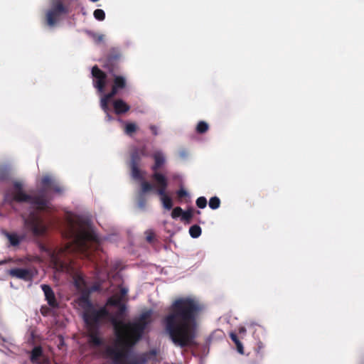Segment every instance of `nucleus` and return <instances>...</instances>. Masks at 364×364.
Masks as SVG:
<instances>
[{"label": "nucleus", "instance_id": "1", "mask_svg": "<svg viewBox=\"0 0 364 364\" xmlns=\"http://www.w3.org/2000/svg\"><path fill=\"white\" fill-rule=\"evenodd\" d=\"M203 309V304L190 296L178 298L171 303L161 323L176 346L184 348L193 344L198 318Z\"/></svg>", "mask_w": 364, "mask_h": 364}, {"label": "nucleus", "instance_id": "2", "mask_svg": "<svg viewBox=\"0 0 364 364\" xmlns=\"http://www.w3.org/2000/svg\"><path fill=\"white\" fill-rule=\"evenodd\" d=\"M153 311H143L133 322L124 323L116 318H112L117 339L113 346H106L104 355L119 363L127 356V353L141 340L147 326L151 321Z\"/></svg>", "mask_w": 364, "mask_h": 364}, {"label": "nucleus", "instance_id": "3", "mask_svg": "<svg viewBox=\"0 0 364 364\" xmlns=\"http://www.w3.org/2000/svg\"><path fill=\"white\" fill-rule=\"evenodd\" d=\"M91 290L83 289L75 299V302L82 310V317L87 330L88 343L92 347L103 345L104 340L100 336V328L108 320L112 322L114 318L107 307L94 304L91 299Z\"/></svg>", "mask_w": 364, "mask_h": 364}, {"label": "nucleus", "instance_id": "4", "mask_svg": "<svg viewBox=\"0 0 364 364\" xmlns=\"http://www.w3.org/2000/svg\"><path fill=\"white\" fill-rule=\"evenodd\" d=\"M14 191L10 197L9 194L5 196V200L11 202L12 200L18 203H29L34 205L38 210L43 211L48 208V200L45 198L44 190H39L38 193L31 196L23 191L21 183L16 181L14 183Z\"/></svg>", "mask_w": 364, "mask_h": 364}, {"label": "nucleus", "instance_id": "5", "mask_svg": "<svg viewBox=\"0 0 364 364\" xmlns=\"http://www.w3.org/2000/svg\"><path fill=\"white\" fill-rule=\"evenodd\" d=\"M146 148L145 146L141 147H133L130 151V161L129 163L131 169V175L134 179L142 180L144 172L139 169L142 157L147 156Z\"/></svg>", "mask_w": 364, "mask_h": 364}, {"label": "nucleus", "instance_id": "6", "mask_svg": "<svg viewBox=\"0 0 364 364\" xmlns=\"http://www.w3.org/2000/svg\"><path fill=\"white\" fill-rule=\"evenodd\" d=\"M97 236L92 231L81 230L75 239V246L77 251L84 256H90V242H97Z\"/></svg>", "mask_w": 364, "mask_h": 364}, {"label": "nucleus", "instance_id": "7", "mask_svg": "<svg viewBox=\"0 0 364 364\" xmlns=\"http://www.w3.org/2000/svg\"><path fill=\"white\" fill-rule=\"evenodd\" d=\"M120 58L121 54L119 50L117 48H113L109 50L105 58L100 60L102 68L107 70L109 75L119 73Z\"/></svg>", "mask_w": 364, "mask_h": 364}, {"label": "nucleus", "instance_id": "8", "mask_svg": "<svg viewBox=\"0 0 364 364\" xmlns=\"http://www.w3.org/2000/svg\"><path fill=\"white\" fill-rule=\"evenodd\" d=\"M23 220L25 228L31 231L33 235L40 236L46 232V227L42 218L37 213L31 212Z\"/></svg>", "mask_w": 364, "mask_h": 364}, {"label": "nucleus", "instance_id": "9", "mask_svg": "<svg viewBox=\"0 0 364 364\" xmlns=\"http://www.w3.org/2000/svg\"><path fill=\"white\" fill-rule=\"evenodd\" d=\"M156 179L157 190L156 193L160 196L163 206L166 210H171L173 207V201L170 196L166 194V189L168 186V179L165 176L155 174Z\"/></svg>", "mask_w": 364, "mask_h": 364}, {"label": "nucleus", "instance_id": "10", "mask_svg": "<svg viewBox=\"0 0 364 364\" xmlns=\"http://www.w3.org/2000/svg\"><path fill=\"white\" fill-rule=\"evenodd\" d=\"M68 13V9L63 5L60 1L55 2L51 9L46 13V23L48 26H54L60 19L63 14Z\"/></svg>", "mask_w": 364, "mask_h": 364}, {"label": "nucleus", "instance_id": "11", "mask_svg": "<svg viewBox=\"0 0 364 364\" xmlns=\"http://www.w3.org/2000/svg\"><path fill=\"white\" fill-rule=\"evenodd\" d=\"M91 73L93 77L94 87L99 93H103L107 85V74L100 69L97 65L92 67Z\"/></svg>", "mask_w": 364, "mask_h": 364}, {"label": "nucleus", "instance_id": "12", "mask_svg": "<svg viewBox=\"0 0 364 364\" xmlns=\"http://www.w3.org/2000/svg\"><path fill=\"white\" fill-rule=\"evenodd\" d=\"M36 273L35 268H12L8 271L11 277L25 282H31Z\"/></svg>", "mask_w": 364, "mask_h": 364}, {"label": "nucleus", "instance_id": "13", "mask_svg": "<svg viewBox=\"0 0 364 364\" xmlns=\"http://www.w3.org/2000/svg\"><path fill=\"white\" fill-rule=\"evenodd\" d=\"M112 77V84L111 87V95H117L121 91L127 87V78L126 76L115 73L110 75Z\"/></svg>", "mask_w": 364, "mask_h": 364}, {"label": "nucleus", "instance_id": "14", "mask_svg": "<svg viewBox=\"0 0 364 364\" xmlns=\"http://www.w3.org/2000/svg\"><path fill=\"white\" fill-rule=\"evenodd\" d=\"M153 158L154 159V164L151 167V170L154 171L151 176V178L156 183V179L154 178L155 174L164 176L163 173L159 172L158 171L164 164L165 157L161 152H156L153 154Z\"/></svg>", "mask_w": 364, "mask_h": 364}, {"label": "nucleus", "instance_id": "15", "mask_svg": "<svg viewBox=\"0 0 364 364\" xmlns=\"http://www.w3.org/2000/svg\"><path fill=\"white\" fill-rule=\"evenodd\" d=\"M41 289L44 292L46 300L48 305L52 308H58L59 304L56 300L54 291L52 288L48 284H42Z\"/></svg>", "mask_w": 364, "mask_h": 364}, {"label": "nucleus", "instance_id": "16", "mask_svg": "<svg viewBox=\"0 0 364 364\" xmlns=\"http://www.w3.org/2000/svg\"><path fill=\"white\" fill-rule=\"evenodd\" d=\"M1 232L8 239L9 242V246L11 247L18 246L21 241L24 240L26 238L25 234L18 235L15 232H9L6 230H3Z\"/></svg>", "mask_w": 364, "mask_h": 364}, {"label": "nucleus", "instance_id": "17", "mask_svg": "<svg viewBox=\"0 0 364 364\" xmlns=\"http://www.w3.org/2000/svg\"><path fill=\"white\" fill-rule=\"evenodd\" d=\"M45 360L42 348L41 346L34 347L31 353V361L36 364H43Z\"/></svg>", "mask_w": 364, "mask_h": 364}, {"label": "nucleus", "instance_id": "18", "mask_svg": "<svg viewBox=\"0 0 364 364\" xmlns=\"http://www.w3.org/2000/svg\"><path fill=\"white\" fill-rule=\"evenodd\" d=\"M113 108L116 114H122L130 109V106L123 100L117 99L113 102Z\"/></svg>", "mask_w": 364, "mask_h": 364}, {"label": "nucleus", "instance_id": "19", "mask_svg": "<svg viewBox=\"0 0 364 364\" xmlns=\"http://www.w3.org/2000/svg\"><path fill=\"white\" fill-rule=\"evenodd\" d=\"M114 96L115 95H111V92H109L104 95V96L100 100V107H101L102 109L107 114V117H109V119H110L111 117L108 114V112L109 110L108 103H109V101L112 98H113Z\"/></svg>", "mask_w": 364, "mask_h": 364}, {"label": "nucleus", "instance_id": "20", "mask_svg": "<svg viewBox=\"0 0 364 364\" xmlns=\"http://www.w3.org/2000/svg\"><path fill=\"white\" fill-rule=\"evenodd\" d=\"M54 181L48 176H46L42 178L41 179V184H42V188H41L40 190H44L45 191V198L49 201L48 198V196H47V193L49 190V188L50 187V186L53 184V182Z\"/></svg>", "mask_w": 364, "mask_h": 364}, {"label": "nucleus", "instance_id": "21", "mask_svg": "<svg viewBox=\"0 0 364 364\" xmlns=\"http://www.w3.org/2000/svg\"><path fill=\"white\" fill-rule=\"evenodd\" d=\"M122 296H119L118 294L110 296L106 303V306H118L122 302Z\"/></svg>", "mask_w": 364, "mask_h": 364}, {"label": "nucleus", "instance_id": "22", "mask_svg": "<svg viewBox=\"0 0 364 364\" xmlns=\"http://www.w3.org/2000/svg\"><path fill=\"white\" fill-rule=\"evenodd\" d=\"M74 284L76 288L80 291V293H82V291L86 287L85 281L84 280L83 277L81 275H77L74 279ZM81 294H80V295Z\"/></svg>", "mask_w": 364, "mask_h": 364}, {"label": "nucleus", "instance_id": "23", "mask_svg": "<svg viewBox=\"0 0 364 364\" xmlns=\"http://www.w3.org/2000/svg\"><path fill=\"white\" fill-rule=\"evenodd\" d=\"M230 337L231 340L236 345L237 351L240 353L243 354L244 353L243 346H242V343L240 341L237 334L235 333H230Z\"/></svg>", "mask_w": 364, "mask_h": 364}, {"label": "nucleus", "instance_id": "24", "mask_svg": "<svg viewBox=\"0 0 364 364\" xmlns=\"http://www.w3.org/2000/svg\"><path fill=\"white\" fill-rule=\"evenodd\" d=\"M193 216V209L189 208L186 211H183L182 217L181 220L185 223L189 224L191 223V220Z\"/></svg>", "mask_w": 364, "mask_h": 364}, {"label": "nucleus", "instance_id": "25", "mask_svg": "<svg viewBox=\"0 0 364 364\" xmlns=\"http://www.w3.org/2000/svg\"><path fill=\"white\" fill-rule=\"evenodd\" d=\"M202 230L199 225H193L189 228V234L193 238H197L201 235Z\"/></svg>", "mask_w": 364, "mask_h": 364}, {"label": "nucleus", "instance_id": "26", "mask_svg": "<svg viewBox=\"0 0 364 364\" xmlns=\"http://www.w3.org/2000/svg\"><path fill=\"white\" fill-rule=\"evenodd\" d=\"M138 127L135 123L129 122L127 123L124 128V132L131 136L133 133L136 132Z\"/></svg>", "mask_w": 364, "mask_h": 364}, {"label": "nucleus", "instance_id": "27", "mask_svg": "<svg viewBox=\"0 0 364 364\" xmlns=\"http://www.w3.org/2000/svg\"><path fill=\"white\" fill-rule=\"evenodd\" d=\"M208 128L209 126L205 122L200 121L197 124L196 132L198 134H204L208 130Z\"/></svg>", "mask_w": 364, "mask_h": 364}, {"label": "nucleus", "instance_id": "28", "mask_svg": "<svg viewBox=\"0 0 364 364\" xmlns=\"http://www.w3.org/2000/svg\"><path fill=\"white\" fill-rule=\"evenodd\" d=\"M220 205V200L218 197L214 196L212 197L209 200V207L215 210L218 208Z\"/></svg>", "mask_w": 364, "mask_h": 364}, {"label": "nucleus", "instance_id": "29", "mask_svg": "<svg viewBox=\"0 0 364 364\" xmlns=\"http://www.w3.org/2000/svg\"><path fill=\"white\" fill-rule=\"evenodd\" d=\"M154 188V186L148 181H143L141 184L142 193H148Z\"/></svg>", "mask_w": 364, "mask_h": 364}, {"label": "nucleus", "instance_id": "30", "mask_svg": "<svg viewBox=\"0 0 364 364\" xmlns=\"http://www.w3.org/2000/svg\"><path fill=\"white\" fill-rule=\"evenodd\" d=\"M93 15L98 21H103L105 18V13L102 9H97L95 10Z\"/></svg>", "mask_w": 364, "mask_h": 364}, {"label": "nucleus", "instance_id": "31", "mask_svg": "<svg viewBox=\"0 0 364 364\" xmlns=\"http://www.w3.org/2000/svg\"><path fill=\"white\" fill-rule=\"evenodd\" d=\"M117 307L118 308V311L116 313V316H114V317L118 320V318H121L124 315L127 308H126L125 304L123 303H122L120 305H119Z\"/></svg>", "mask_w": 364, "mask_h": 364}, {"label": "nucleus", "instance_id": "32", "mask_svg": "<svg viewBox=\"0 0 364 364\" xmlns=\"http://www.w3.org/2000/svg\"><path fill=\"white\" fill-rule=\"evenodd\" d=\"M183 209L181 207H176L171 212V217L173 219H176L179 217H182Z\"/></svg>", "mask_w": 364, "mask_h": 364}, {"label": "nucleus", "instance_id": "33", "mask_svg": "<svg viewBox=\"0 0 364 364\" xmlns=\"http://www.w3.org/2000/svg\"><path fill=\"white\" fill-rule=\"evenodd\" d=\"M196 203V205L199 208H204L207 205V200L203 196H200V197L198 198Z\"/></svg>", "mask_w": 364, "mask_h": 364}, {"label": "nucleus", "instance_id": "34", "mask_svg": "<svg viewBox=\"0 0 364 364\" xmlns=\"http://www.w3.org/2000/svg\"><path fill=\"white\" fill-rule=\"evenodd\" d=\"M146 240L148 242L152 243L154 240L155 234L152 230H147L146 232Z\"/></svg>", "mask_w": 364, "mask_h": 364}, {"label": "nucleus", "instance_id": "35", "mask_svg": "<svg viewBox=\"0 0 364 364\" xmlns=\"http://www.w3.org/2000/svg\"><path fill=\"white\" fill-rule=\"evenodd\" d=\"M49 190H53L55 193H60L63 191V188L58 185L55 181L53 182V184L49 188Z\"/></svg>", "mask_w": 364, "mask_h": 364}, {"label": "nucleus", "instance_id": "36", "mask_svg": "<svg viewBox=\"0 0 364 364\" xmlns=\"http://www.w3.org/2000/svg\"><path fill=\"white\" fill-rule=\"evenodd\" d=\"M176 195H177V197L178 198V199L181 200L183 198L187 197L188 196V193L185 189L181 188L178 191H177Z\"/></svg>", "mask_w": 364, "mask_h": 364}, {"label": "nucleus", "instance_id": "37", "mask_svg": "<svg viewBox=\"0 0 364 364\" xmlns=\"http://www.w3.org/2000/svg\"><path fill=\"white\" fill-rule=\"evenodd\" d=\"M128 289L125 287H120L119 294H118L119 296H122V300L123 298L127 294Z\"/></svg>", "mask_w": 364, "mask_h": 364}, {"label": "nucleus", "instance_id": "38", "mask_svg": "<svg viewBox=\"0 0 364 364\" xmlns=\"http://www.w3.org/2000/svg\"><path fill=\"white\" fill-rule=\"evenodd\" d=\"M103 35H97L94 36V40L96 43H100L103 41Z\"/></svg>", "mask_w": 364, "mask_h": 364}, {"label": "nucleus", "instance_id": "39", "mask_svg": "<svg viewBox=\"0 0 364 364\" xmlns=\"http://www.w3.org/2000/svg\"><path fill=\"white\" fill-rule=\"evenodd\" d=\"M149 128L154 135L158 134L157 127L155 125H151Z\"/></svg>", "mask_w": 364, "mask_h": 364}, {"label": "nucleus", "instance_id": "40", "mask_svg": "<svg viewBox=\"0 0 364 364\" xmlns=\"http://www.w3.org/2000/svg\"><path fill=\"white\" fill-rule=\"evenodd\" d=\"M146 201L144 198H141L139 201V206L141 208H144Z\"/></svg>", "mask_w": 364, "mask_h": 364}, {"label": "nucleus", "instance_id": "41", "mask_svg": "<svg viewBox=\"0 0 364 364\" xmlns=\"http://www.w3.org/2000/svg\"><path fill=\"white\" fill-rule=\"evenodd\" d=\"M4 174H2V175L0 176V179H1V180H5V179H6V178H7V173H6V171H4Z\"/></svg>", "mask_w": 364, "mask_h": 364}, {"label": "nucleus", "instance_id": "42", "mask_svg": "<svg viewBox=\"0 0 364 364\" xmlns=\"http://www.w3.org/2000/svg\"><path fill=\"white\" fill-rule=\"evenodd\" d=\"M84 289H90V290H91V293H92V291H94L97 290V287H92V288H87H87H85Z\"/></svg>", "mask_w": 364, "mask_h": 364}, {"label": "nucleus", "instance_id": "43", "mask_svg": "<svg viewBox=\"0 0 364 364\" xmlns=\"http://www.w3.org/2000/svg\"><path fill=\"white\" fill-rule=\"evenodd\" d=\"M245 331H246V330H245V328L244 327H242V328H241L240 329V333H245Z\"/></svg>", "mask_w": 364, "mask_h": 364}]
</instances>
